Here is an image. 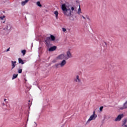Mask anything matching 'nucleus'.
<instances>
[{"label": "nucleus", "instance_id": "bb28decb", "mask_svg": "<svg viewBox=\"0 0 127 127\" xmlns=\"http://www.w3.org/2000/svg\"><path fill=\"white\" fill-rule=\"evenodd\" d=\"M4 102H6V99H4Z\"/></svg>", "mask_w": 127, "mask_h": 127}, {"label": "nucleus", "instance_id": "39448f33", "mask_svg": "<svg viewBox=\"0 0 127 127\" xmlns=\"http://www.w3.org/2000/svg\"><path fill=\"white\" fill-rule=\"evenodd\" d=\"M10 29H11V24L7 22L5 23L4 27L3 28V30H5L6 31H9Z\"/></svg>", "mask_w": 127, "mask_h": 127}, {"label": "nucleus", "instance_id": "6ab92c4d", "mask_svg": "<svg viewBox=\"0 0 127 127\" xmlns=\"http://www.w3.org/2000/svg\"><path fill=\"white\" fill-rule=\"evenodd\" d=\"M19 63L21 64H24V62H23V61L21 60V59L19 58L18 59Z\"/></svg>", "mask_w": 127, "mask_h": 127}, {"label": "nucleus", "instance_id": "7ed1b4c3", "mask_svg": "<svg viewBox=\"0 0 127 127\" xmlns=\"http://www.w3.org/2000/svg\"><path fill=\"white\" fill-rule=\"evenodd\" d=\"M67 60H62V61L58 63L55 64V68H63V67H64V66L67 64V61H66Z\"/></svg>", "mask_w": 127, "mask_h": 127}, {"label": "nucleus", "instance_id": "9d476101", "mask_svg": "<svg viewBox=\"0 0 127 127\" xmlns=\"http://www.w3.org/2000/svg\"><path fill=\"white\" fill-rule=\"evenodd\" d=\"M56 48H57V47L55 46L51 47L49 49V51L51 52V51H54L55 50H56Z\"/></svg>", "mask_w": 127, "mask_h": 127}, {"label": "nucleus", "instance_id": "c85d7f7f", "mask_svg": "<svg viewBox=\"0 0 127 127\" xmlns=\"http://www.w3.org/2000/svg\"><path fill=\"white\" fill-rule=\"evenodd\" d=\"M4 22H5V21H4L3 22V23H4Z\"/></svg>", "mask_w": 127, "mask_h": 127}, {"label": "nucleus", "instance_id": "0eeeda50", "mask_svg": "<svg viewBox=\"0 0 127 127\" xmlns=\"http://www.w3.org/2000/svg\"><path fill=\"white\" fill-rule=\"evenodd\" d=\"M119 110L123 111V110H126L127 109V100L124 103L123 106H120L119 107Z\"/></svg>", "mask_w": 127, "mask_h": 127}, {"label": "nucleus", "instance_id": "9b49d317", "mask_svg": "<svg viewBox=\"0 0 127 127\" xmlns=\"http://www.w3.org/2000/svg\"><path fill=\"white\" fill-rule=\"evenodd\" d=\"M28 1H29V0H25L24 1H22L21 2V5H22L23 6L25 5V4L28 3Z\"/></svg>", "mask_w": 127, "mask_h": 127}, {"label": "nucleus", "instance_id": "5701e85b", "mask_svg": "<svg viewBox=\"0 0 127 127\" xmlns=\"http://www.w3.org/2000/svg\"><path fill=\"white\" fill-rule=\"evenodd\" d=\"M22 69H18V73L19 74H21V73H22Z\"/></svg>", "mask_w": 127, "mask_h": 127}, {"label": "nucleus", "instance_id": "cd10ccee", "mask_svg": "<svg viewBox=\"0 0 127 127\" xmlns=\"http://www.w3.org/2000/svg\"><path fill=\"white\" fill-rule=\"evenodd\" d=\"M2 105L3 106H5V104H4V103H2Z\"/></svg>", "mask_w": 127, "mask_h": 127}, {"label": "nucleus", "instance_id": "393cba45", "mask_svg": "<svg viewBox=\"0 0 127 127\" xmlns=\"http://www.w3.org/2000/svg\"><path fill=\"white\" fill-rule=\"evenodd\" d=\"M81 16L82 17L83 19H86V17H85L84 16L82 15Z\"/></svg>", "mask_w": 127, "mask_h": 127}, {"label": "nucleus", "instance_id": "6e6552de", "mask_svg": "<svg viewBox=\"0 0 127 127\" xmlns=\"http://www.w3.org/2000/svg\"><path fill=\"white\" fill-rule=\"evenodd\" d=\"M124 117L123 114H120L117 116V117L115 119V122H120Z\"/></svg>", "mask_w": 127, "mask_h": 127}, {"label": "nucleus", "instance_id": "b1692460", "mask_svg": "<svg viewBox=\"0 0 127 127\" xmlns=\"http://www.w3.org/2000/svg\"><path fill=\"white\" fill-rule=\"evenodd\" d=\"M62 29L64 32H65L67 31V30L65 28H63Z\"/></svg>", "mask_w": 127, "mask_h": 127}, {"label": "nucleus", "instance_id": "1a4fd4ad", "mask_svg": "<svg viewBox=\"0 0 127 127\" xmlns=\"http://www.w3.org/2000/svg\"><path fill=\"white\" fill-rule=\"evenodd\" d=\"M74 82H75V83H81V79L80 78V77L79 76V75H76L75 76V77L74 79Z\"/></svg>", "mask_w": 127, "mask_h": 127}, {"label": "nucleus", "instance_id": "4468645a", "mask_svg": "<svg viewBox=\"0 0 127 127\" xmlns=\"http://www.w3.org/2000/svg\"><path fill=\"white\" fill-rule=\"evenodd\" d=\"M36 4L37 6H39V7H42V5L41 3H40V1H38L36 2Z\"/></svg>", "mask_w": 127, "mask_h": 127}, {"label": "nucleus", "instance_id": "20e7f679", "mask_svg": "<svg viewBox=\"0 0 127 127\" xmlns=\"http://www.w3.org/2000/svg\"><path fill=\"white\" fill-rule=\"evenodd\" d=\"M97 115L96 114V111H94L93 113V115H92L91 116H90L89 119L88 120V121H87V124H89V123H90V122H91V121H95V120H96V119H97Z\"/></svg>", "mask_w": 127, "mask_h": 127}, {"label": "nucleus", "instance_id": "4be33fe9", "mask_svg": "<svg viewBox=\"0 0 127 127\" xmlns=\"http://www.w3.org/2000/svg\"><path fill=\"white\" fill-rule=\"evenodd\" d=\"M21 53H22L23 55H25V53H26V51H25V50H22L21 51Z\"/></svg>", "mask_w": 127, "mask_h": 127}, {"label": "nucleus", "instance_id": "f8f14e48", "mask_svg": "<svg viewBox=\"0 0 127 127\" xmlns=\"http://www.w3.org/2000/svg\"><path fill=\"white\" fill-rule=\"evenodd\" d=\"M31 127H37V124L36 122H32L30 125Z\"/></svg>", "mask_w": 127, "mask_h": 127}, {"label": "nucleus", "instance_id": "dca6fc26", "mask_svg": "<svg viewBox=\"0 0 127 127\" xmlns=\"http://www.w3.org/2000/svg\"><path fill=\"white\" fill-rule=\"evenodd\" d=\"M11 63H12V69H13V68L15 67V63H16V62L12 61Z\"/></svg>", "mask_w": 127, "mask_h": 127}, {"label": "nucleus", "instance_id": "f03ea898", "mask_svg": "<svg viewBox=\"0 0 127 127\" xmlns=\"http://www.w3.org/2000/svg\"><path fill=\"white\" fill-rule=\"evenodd\" d=\"M66 55L64 54L59 55L56 58L57 60H63L64 59H65V60H68V59H70L73 57L70 50L67 51L66 52Z\"/></svg>", "mask_w": 127, "mask_h": 127}, {"label": "nucleus", "instance_id": "412c9836", "mask_svg": "<svg viewBox=\"0 0 127 127\" xmlns=\"http://www.w3.org/2000/svg\"><path fill=\"white\" fill-rule=\"evenodd\" d=\"M4 18H5V16H4V15H3L2 16H0V20H3V19H4Z\"/></svg>", "mask_w": 127, "mask_h": 127}, {"label": "nucleus", "instance_id": "aec40b11", "mask_svg": "<svg viewBox=\"0 0 127 127\" xmlns=\"http://www.w3.org/2000/svg\"><path fill=\"white\" fill-rule=\"evenodd\" d=\"M103 109H104V106H101V107H100L99 112L100 113H102V112H103Z\"/></svg>", "mask_w": 127, "mask_h": 127}, {"label": "nucleus", "instance_id": "a211bd4d", "mask_svg": "<svg viewBox=\"0 0 127 127\" xmlns=\"http://www.w3.org/2000/svg\"><path fill=\"white\" fill-rule=\"evenodd\" d=\"M17 76H18V74H14L13 75V77L12 78V79L13 80L14 79H15V78H17Z\"/></svg>", "mask_w": 127, "mask_h": 127}, {"label": "nucleus", "instance_id": "2eb2a0df", "mask_svg": "<svg viewBox=\"0 0 127 127\" xmlns=\"http://www.w3.org/2000/svg\"><path fill=\"white\" fill-rule=\"evenodd\" d=\"M126 124H127V120H125L123 121L122 126L125 127H127V125H126Z\"/></svg>", "mask_w": 127, "mask_h": 127}, {"label": "nucleus", "instance_id": "a878e982", "mask_svg": "<svg viewBox=\"0 0 127 127\" xmlns=\"http://www.w3.org/2000/svg\"><path fill=\"white\" fill-rule=\"evenodd\" d=\"M9 49H10V48H9L8 49H7L6 50V52H7L9 51Z\"/></svg>", "mask_w": 127, "mask_h": 127}, {"label": "nucleus", "instance_id": "ddd939ff", "mask_svg": "<svg viewBox=\"0 0 127 127\" xmlns=\"http://www.w3.org/2000/svg\"><path fill=\"white\" fill-rule=\"evenodd\" d=\"M54 13L56 15V19H58V14H59L58 11H55Z\"/></svg>", "mask_w": 127, "mask_h": 127}, {"label": "nucleus", "instance_id": "f3484780", "mask_svg": "<svg viewBox=\"0 0 127 127\" xmlns=\"http://www.w3.org/2000/svg\"><path fill=\"white\" fill-rule=\"evenodd\" d=\"M77 13L79 15H80V14H81V13H82V11L81 10V8L80 7V6H79V8L78 9Z\"/></svg>", "mask_w": 127, "mask_h": 127}, {"label": "nucleus", "instance_id": "423d86ee", "mask_svg": "<svg viewBox=\"0 0 127 127\" xmlns=\"http://www.w3.org/2000/svg\"><path fill=\"white\" fill-rule=\"evenodd\" d=\"M51 39L52 41H54L55 40V36H53V35H51L50 37H47L46 40H45L46 46H48V47H49V43H48V41L50 40Z\"/></svg>", "mask_w": 127, "mask_h": 127}, {"label": "nucleus", "instance_id": "f257e3e1", "mask_svg": "<svg viewBox=\"0 0 127 127\" xmlns=\"http://www.w3.org/2000/svg\"><path fill=\"white\" fill-rule=\"evenodd\" d=\"M62 12L66 17H69V19L74 21V17L72 16V12L76 11L77 8L75 6H72L67 2L62 3L61 5Z\"/></svg>", "mask_w": 127, "mask_h": 127}]
</instances>
